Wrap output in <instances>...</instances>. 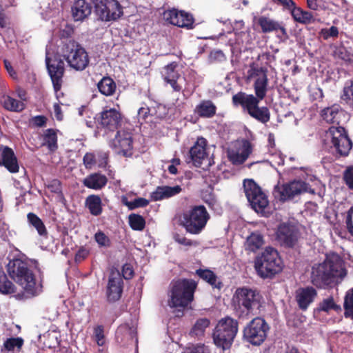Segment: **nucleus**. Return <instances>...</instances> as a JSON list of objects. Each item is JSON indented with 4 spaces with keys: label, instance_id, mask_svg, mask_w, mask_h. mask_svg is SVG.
<instances>
[{
    "label": "nucleus",
    "instance_id": "1",
    "mask_svg": "<svg viewBox=\"0 0 353 353\" xmlns=\"http://www.w3.org/2000/svg\"><path fill=\"white\" fill-rule=\"evenodd\" d=\"M347 275L345 262L335 252L325 254L321 263H314L311 268L310 282L317 288H332L340 283Z\"/></svg>",
    "mask_w": 353,
    "mask_h": 353
},
{
    "label": "nucleus",
    "instance_id": "2",
    "mask_svg": "<svg viewBox=\"0 0 353 353\" xmlns=\"http://www.w3.org/2000/svg\"><path fill=\"white\" fill-rule=\"evenodd\" d=\"M6 270L10 278L23 289V292L15 296L17 299L23 300L37 295L35 276L26 261L18 258L10 260Z\"/></svg>",
    "mask_w": 353,
    "mask_h": 353
},
{
    "label": "nucleus",
    "instance_id": "3",
    "mask_svg": "<svg viewBox=\"0 0 353 353\" xmlns=\"http://www.w3.org/2000/svg\"><path fill=\"white\" fill-rule=\"evenodd\" d=\"M235 314L239 319H248L260 306V296L255 290L243 287L236 290L232 299Z\"/></svg>",
    "mask_w": 353,
    "mask_h": 353
},
{
    "label": "nucleus",
    "instance_id": "4",
    "mask_svg": "<svg viewBox=\"0 0 353 353\" xmlns=\"http://www.w3.org/2000/svg\"><path fill=\"white\" fill-rule=\"evenodd\" d=\"M234 107L241 108L242 111L256 121L266 123L270 119V112L268 107H260L256 98L242 91L234 94L232 98Z\"/></svg>",
    "mask_w": 353,
    "mask_h": 353
},
{
    "label": "nucleus",
    "instance_id": "5",
    "mask_svg": "<svg viewBox=\"0 0 353 353\" xmlns=\"http://www.w3.org/2000/svg\"><path fill=\"white\" fill-rule=\"evenodd\" d=\"M197 283L192 279H180L172 283L168 305L170 307H185L194 299Z\"/></svg>",
    "mask_w": 353,
    "mask_h": 353
},
{
    "label": "nucleus",
    "instance_id": "6",
    "mask_svg": "<svg viewBox=\"0 0 353 353\" xmlns=\"http://www.w3.org/2000/svg\"><path fill=\"white\" fill-rule=\"evenodd\" d=\"M282 261L279 252L268 247L256 257L254 268L257 274L263 279L272 278L282 270Z\"/></svg>",
    "mask_w": 353,
    "mask_h": 353
},
{
    "label": "nucleus",
    "instance_id": "7",
    "mask_svg": "<svg viewBox=\"0 0 353 353\" xmlns=\"http://www.w3.org/2000/svg\"><path fill=\"white\" fill-rule=\"evenodd\" d=\"M210 217L204 205H194L182 213L180 216V225L187 232L199 234L205 228Z\"/></svg>",
    "mask_w": 353,
    "mask_h": 353
},
{
    "label": "nucleus",
    "instance_id": "8",
    "mask_svg": "<svg viewBox=\"0 0 353 353\" xmlns=\"http://www.w3.org/2000/svg\"><path fill=\"white\" fill-rule=\"evenodd\" d=\"M323 142L332 153L339 157L347 156L352 147V141L342 126L330 127L325 132Z\"/></svg>",
    "mask_w": 353,
    "mask_h": 353
},
{
    "label": "nucleus",
    "instance_id": "9",
    "mask_svg": "<svg viewBox=\"0 0 353 353\" xmlns=\"http://www.w3.org/2000/svg\"><path fill=\"white\" fill-rule=\"evenodd\" d=\"M238 328L237 320L229 316L221 319L212 334L214 344L223 350L230 349L238 332Z\"/></svg>",
    "mask_w": 353,
    "mask_h": 353
},
{
    "label": "nucleus",
    "instance_id": "10",
    "mask_svg": "<svg viewBox=\"0 0 353 353\" xmlns=\"http://www.w3.org/2000/svg\"><path fill=\"white\" fill-rule=\"evenodd\" d=\"M63 56L70 67L76 70H83L89 63L85 50L74 41H68L62 48Z\"/></svg>",
    "mask_w": 353,
    "mask_h": 353
},
{
    "label": "nucleus",
    "instance_id": "11",
    "mask_svg": "<svg viewBox=\"0 0 353 353\" xmlns=\"http://www.w3.org/2000/svg\"><path fill=\"white\" fill-rule=\"evenodd\" d=\"M304 192L315 194L314 190L311 189L307 183L301 180H294L281 185H276L274 188L273 194L280 201L285 202Z\"/></svg>",
    "mask_w": 353,
    "mask_h": 353
},
{
    "label": "nucleus",
    "instance_id": "12",
    "mask_svg": "<svg viewBox=\"0 0 353 353\" xmlns=\"http://www.w3.org/2000/svg\"><path fill=\"white\" fill-rule=\"evenodd\" d=\"M270 326L261 317H255L243 329V338L253 345H261L267 338Z\"/></svg>",
    "mask_w": 353,
    "mask_h": 353
},
{
    "label": "nucleus",
    "instance_id": "13",
    "mask_svg": "<svg viewBox=\"0 0 353 353\" xmlns=\"http://www.w3.org/2000/svg\"><path fill=\"white\" fill-rule=\"evenodd\" d=\"M243 188L252 208L257 213L264 212L265 209L268 206L269 201L259 185L253 179H245Z\"/></svg>",
    "mask_w": 353,
    "mask_h": 353
},
{
    "label": "nucleus",
    "instance_id": "14",
    "mask_svg": "<svg viewBox=\"0 0 353 353\" xmlns=\"http://www.w3.org/2000/svg\"><path fill=\"white\" fill-rule=\"evenodd\" d=\"M299 236L297 227L288 223H281L276 232V240L285 248H294L298 242Z\"/></svg>",
    "mask_w": 353,
    "mask_h": 353
},
{
    "label": "nucleus",
    "instance_id": "15",
    "mask_svg": "<svg viewBox=\"0 0 353 353\" xmlns=\"http://www.w3.org/2000/svg\"><path fill=\"white\" fill-rule=\"evenodd\" d=\"M123 288L124 283L120 273L119 272H111L105 287L106 301L110 304L119 301L122 296Z\"/></svg>",
    "mask_w": 353,
    "mask_h": 353
},
{
    "label": "nucleus",
    "instance_id": "16",
    "mask_svg": "<svg viewBox=\"0 0 353 353\" xmlns=\"http://www.w3.org/2000/svg\"><path fill=\"white\" fill-rule=\"evenodd\" d=\"M96 14L102 21H112L123 14L122 8L117 0H101L95 5Z\"/></svg>",
    "mask_w": 353,
    "mask_h": 353
},
{
    "label": "nucleus",
    "instance_id": "17",
    "mask_svg": "<svg viewBox=\"0 0 353 353\" xmlns=\"http://www.w3.org/2000/svg\"><path fill=\"white\" fill-rule=\"evenodd\" d=\"M96 119L105 132H114L122 123L121 114L114 108L103 110L97 115Z\"/></svg>",
    "mask_w": 353,
    "mask_h": 353
},
{
    "label": "nucleus",
    "instance_id": "18",
    "mask_svg": "<svg viewBox=\"0 0 353 353\" xmlns=\"http://www.w3.org/2000/svg\"><path fill=\"white\" fill-rule=\"evenodd\" d=\"M46 65L54 88H60L62 85L64 73V62L58 56L50 58L47 54Z\"/></svg>",
    "mask_w": 353,
    "mask_h": 353
},
{
    "label": "nucleus",
    "instance_id": "19",
    "mask_svg": "<svg viewBox=\"0 0 353 353\" xmlns=\"http://www.w3.org/2000/svg\"><path fill=\"white\" fill-rule=\"evenodd\" d=\"M133 140L131 133L124 130H118L113 140V145L117 154L125 157H131L133 154Z\"/></svg>",
    "mask_w": 353,
    "mask_h": 353
},
{
    "label": "nucleus",
    "instance_id": "20",
    "mask_svg": "<svg viewBox=\"0 0 353 353\" xmlns=\"http://www.w3.org/2000/svg\"><path fill=\"white\" fill-rule=\"evenodd\" d=\"M163 17L171 24L181 28H191L194 22L192 15L176 9L165 11Z\"/></svg>",
    "mask_w": 353,
    "mask_h": 353
},
{
    "label": "nucleus",
    "instance_id": "21",
    "mask_svg": "<svg viewBox=\"0 0 353 353\" xmlns=\"http://www.w3.org/2000/svg\"><path fill=\"white\" fill-rule=\"evenodd\" d=\"M208 141L203 137L197 138L194 145L190 149V157L194 166L200 168L203 161L208 157Z\"/></svg>",
    "mask_w": 353,
    "mask_h": 353
},
{
    "label": "nucleus",
    "instance_id": "22",
    "mask_svg": "<svg viewBox=\"0 0 353 353\" xmlns=\"http://www.w3.org/2000/svg\"><path fill=\"white\" fill-rule=\"evenodd\" d=\"M321 116L326 123L339 125L344 123L348 115L339 105H332L321 110Z\"/></svg>",
    "mask_w": 353,
    "mask_h": 353
},
{
    "label": "nucleus",
    "instance_id": "23",
    "mask_svg": "<svg viewBox=\"0 0 353 353\" xmlns=\"http://www.w3.org/2000/svg\"><path fill=\"white\" fill-rule=\"evenodd\" d=\"M0 165L4 166L11 173L19 172L17 159L13 150L8 146L0 145Z\"/></svg>",
    "mask_w": 353,
    "mask_h": 353
},
{
    "label": "nucleus",
    "instance_id": "24",
    "mask_svg": "<svg viewBox=\"0 0 353 353\" xmlns=\"http://www.w3.org/2000/svg\"><path fill=\"white\" fill-rule=\"evenodd\" d=\"M316 296L317 292L313 287L300 288L296 292V301L301 310H306Z\"/></svg>",
    "mask_w": 353,
    "mask_h": 353
},
{
    "label": "nucleus",
    "instance_id": "25",
    "mask_svg": "<svg viewBox=\"0 0 353 353\" xmlns=\"http://www.w3.org/2000/svg\"><path fill=\"white\" fill-rule=\"evenodd\" d=\"M249 79H253L254 81V88H265L267 83V76L265 70L260 67L256 63H250V69L248 71Z\"/></svg>",
    "mask_w": 353,
    "mask_h": 353
},
{
    "label": "nucleus",
    "instance_id": "26",
    "mask_svg": "<svg viewBox=\"0 0 353 353\" xmlns=\"http://www.w3.org/2000/svg\"><path fill=\"white\" fill-rule=\"evenodd\" d=\"M92 12L90 3L85 0H77L72 7V14L74 21H83Z\"/></svg>",
    "mask_w": 353,
    "mask_h": 353
},
{
    "label": "nucleus",
    "instance_id": "27",
    "mask_svg": "<svg viewBox=\"0 0 353 353\" xmlns=\"http://www.w3.org/2000/svg\"><path fill=\"white\" fill-rule=\"evenodd\" d=\"M108 183V178L105 175L99 172H94L88 175L83 180V184L85 187L95 190H99L103 188Z\"/></svg>",
    "mask_w": 353,
    "mask_h": 353
},
{
    "label": "nucleus",
    "instance_id": "28",
    "mask_svg": "<svg viewBox=\"0 0 353 353\" xmlns=\"http://www.w3.org/2000/svg\"><path fill=\"white\" fill-rule=\"evenodd\" d=\"M182 189L180 185H175L170 187L168 185L158 186L155 191H154L151 197L153 201H161L164 199H168L174 196L181 192Z\"/></svg>",
    "mask_w": 353,
    "mask_h": 353
},
{
    "label": "nucleus",
    "instance_id": "29",
    "mask_svg": "<svg viewBox=\"0 0 353 353\" xmlns=\"http://www.w3.org/2000/svg\"><path fill=\"white\" fill-rule=\"evenodd\" d=\"M177 67L178 65L173 62L165 66L162 71L164 81L167 83L166 85H170L172 88L180 87L177 84V80L179 78V74L176 70Z\"/></svg>",
    "mask_w": 353,
    "mask_h": 353
},
{
    "label": "nucleus",
    "instance_id": "30",
    "mask_svg": "<svg viewBox=\"0 0 353 353\" xmlns=\"http://www.w3.org/2000/svg\"><path fill=\"white\" fill-rule=\"evenodd\" d=\"M85 206L90 213L95 216H99L103 212L102 200L98 194H90L85 200Z\"/></svg>",
    "mask_w": 353,
    "mask_h": 353
},
{
    "label": "nucleus",
    "instance_id": "31",
    "mask_svg": "<svg viewBox=\"0 0 353 353\" xmlns=\"http://www.w3.org/2000/svg\"><path fill=\"white\" fill-rule=\"evenodd\" d=\"M196 274L212 285L214 288L220 290L223 286V283L218 280L214 272L209 269H198L196 270Z\"/></svg>",
    "mask_w": 353,
    "mask_h": 353
},
{
    "label": "nucleus",
    "instance_id": "32",
    "mask_svg": "<svg viewBox=\"0 0 353 353\" xmlns=\"http://www.w3.org/2000/svg\"><path fill=\"white\" fill-rule=\"evenodd\" d=\"M2 106L7 110L20 112L26 108L25 103L9 95H3L1 99Z\"/></svg>",
    "mask_w": 353,
    "mask_h": 353
},
{
    "label": "nucleus",
    "instance_id": "33",
    "mask_svg": "<svg viewBox=\"0 0 353 353\" xmlns=\"http://www.w3.org/2000/svg\"><path fill=\"white\" fill-rule=\"evenodd\" d=\"M216 107L210 100L202 101L196 107V112L197 114L203 118H211L216 114Z\"/></svg>",
    "mask_w": 353,
    "mask_h": 353
},
{
    "label": "nucleus",
    "instance_id": "34",
    "mask_svg": "<svg viewBox=\"0 0 353 353\" xmlns=\"http://www.w3.org/2000/svg\"><path fill=\"white\" fill-rule=\"evenodd\" d=\"M258 23L263 32H270L280 30L283 35L286 34L285 29L281 26L277 21L266 17L263 16L259 17L258 19Z\"/></svg>",
    "mask_w": 353,
    "mask_h": 353
},
{
    "label": "nucleus",
    "instance_id": "35",
    "mask_svg": "<svg viewBox=\"0 0 353 353\" xmlns=\"http://www.w3.org/2000/svg\"><path fill=\"white\" fill-rule=\"evenodd\" d=\"M28 223L37 230L39 236L47 238L48 230L43 221L34 213L29 212L27 214Z\"/></svg>",
    "mask_w": 353,
    "mask_h": 353
},
{
    "label": "nucleus",
    "instance_id": "36",
    "mask_svg": "<svg viewBox=\"0 0 353 353\" xmlns=\"http://www.w3.org/2000/svg\"><path fill=\"white\" fill-rule=\"evenodd\" d=\"M263 236L259 232H252L246 239L245 248L246 250L255 252L263 245Z\"/></svg>",
    "mask_w": 353,
    "mask_h": 353
},
{
    "label": "nucleus",
    "instance_id": "37",
    "mask_svg": "<svg viewBox=\"0 0 353 353\" xmlns=\"http://www.w3.org/2000/svg\"><path fill=\"white\" fill-rule=\"evenodd\" d=\"M16 287L10 281L3 268H0V292L3 294H11L14 293Z\"/></svg>",
    "mask_w": 353,
    "mask_h": 353
},
{
    "label": "nucleus",
    "instance_id": "38",
    "mask_svg": "<svg viewBox=\"0 0 353 353\" xmlns=\"http://www.w3.org/2000/svg\"><path fill=\"white\" fill-rule=\"evenodd\" d=\"M44 145H47L50 151H55L58 148L57 134L54 129H47L43 137Z\"/></svg>",
    "mask_w": 353,
    "mask_h": 353
},
{
    "label": "nucleus",
    "instance_id": "39",
    "mask_svg": "<svg viewBox=\"0 0 353 353\" xmlns=\"http://www.w3.org/2000/svg\"><path fill=\"white\" fill-rule=\"evenodd\" d=\"M23 343L24 341L21 337L8 338L4 341L1 347V351L5 350L8 352H13L15 349L19 351L23 345Z\"/></svg>",
    "mask_w": 353,
    "mask_h": 353
},
{
    "label": "nucleus",
    "instance_id": "40",
    "mask_svg": "<svg viewBox=\"0 0 353 353\" xmlns=\"http://www.w3.org/2000/svg\"><path fill=\"white\" fill-rule=\"evenodd\" d=\"M128 223L133 230L142 231L145 227V220L140 214H130L128 216Z\"/></svg>",
    "mask_w": 353,
    "mask_h": 353
},
{
    "label": "nucleus",
    "instance_id": "41",
    "mask_svg": "<svg viewBox=\"0 0 353 353\" xmlns=\"http://www.w3.org/2000/svg\"><path fill=\"white\" fill-rule=\"evenodd\" d=\"M343 306L345 309V316L346 318L350 317L353 319V288L347 291L345 296Z\"/></svg>",
    "mask_w": 353,
    "mask_h": 353
},
{
    "label": "nucleus",
    "instance_id": "42",
    "mask_svg": "<svg viewBox=\"0 0 353 353\" xmlns=\"http://www.w3.org/2000/svg\"><path fill=\"white\" fill-rule=\"evenodd\" d=\"M330 310H333L336 312L341 310V306L334 303V299L332 296L323 299L318 307V310L319 311L328 312Z\"/></svg>",
    "mask_w": 353,
    "mask_h": 353
},
{
    "label": "nucleus",
    "instance_id": "43",
    "mask_svg": "<svg viewBox=\"0 0 353 353\" xmlns=\"http://www.w3.org/2000/svg\"><path fill=\"white\" fill-rule=\"evenodd\" d=\"M292 14L294 20L303 23L310 22L312 18V14L310 12L303 11L300 8L293 9L292 11Z\"/></svg>",
    "mask_w": 353,
    "mask_h": 353
},
{
    "label": "nucleus",
    "instance_id": "44",
    "mask_svg": "<svg viewBox=\"0 0 353 353\" xmlns=\"http://www.w3.org/2000/svg\"><path fill=\"white\" fill-rule=\"evenodd\" d=\"M210 325V321L206 318L198 319L191 330V334L195 336L203 334L205 330Z\"/></svg>",
    "mask_w": 353,
    "mask_h": 353
},
{
    "label": "nucleus",
    "instance_id": "45",
    "mask_svg": "<svg viewBox=\"0 0 353 353\" xmlns=\"http://www.w3.org/2000/svg\"><path fill=\"white\" fill-rule=\"evenodd\" d=\"M149 204V201L145 198L139 197L134 199L132 201H125V205L128 207L130 210H134L138 208H143Z\"/></svg>",
    "mask_w": 353,
    "mask_h": 353
},
{
    "label": "nucleus",
    "instance_id": "46",
    "mask_svg": "<svg viewBox=\"0 0 353 353\" xmlns=\"http://www.w3.org/2000/svg\"><path fill=\"white\" fill-rule=\"evenodd\" d=\"M97 165L99 168H104L108 165L109 154L103 150H96Z\"/></svg>",
    "mask_w": 353,
    "mask_h": 353
},
{
    "label": "nucleus",
    "instance_id": "47",
    "mask_svg": "<svg viewBox=\"0 0 353 353\" xmlns=\"http://www.w3.org/2000/svg\"><path fill=\"white\" fill-rule=\"evenodd\" d=\"M47 188L52 193L57 194L59 197L63 198L62 185L59 180L53 179L47 185Z\"/></svg>",
    "mask_w": 353,
    "mask_h": 353
},
{
    "label": "nucleus",
    "instance_id": "48",
    "mask_svg": "<svg viewBox=\"0 0 353 353\" xmlns=\"http://www.w3.org/2000/svg\"><path fill=\"white\" fill-rule=\"evenodd\" d=\"M184 353H210V350L204 344L197 343L187 347Z\"/></svg>",
    "mask_w": 353,
    "mask_h": 353
},
{
    "label": "nucleus",
    "instance_id": "49",
    "mask_svg": "<svg viewBox=\"0 0 353 353\" xmlns=\"http://www.w3.org/2000/svg\"><path fill=\"white\" fill-rule=\"evenodd\" d=\"M253 147L252 143L248 140H243L242 145L240 148L241 158L242 160H247L250 154L252 152Z\"/></svg>",
    "mask_w": 353,
    "mask_h": 353
},
{
    "label": "nucleus",
    "instance_id": "50",
    "mask_svg": "<svg viewBox=\"0 0 353 353\" xmlns=\"http://www.w3.org/2000/svg\"><path fill=\"white\" fill-rule=\"evenodd\" d=\"M97 158L95 151L92 152H86L83 158V163L86 169H92L97 165Z\"/></svg>",
    "mask_w": 353,
    "mask_h": 353
},
{
    "label": "nucleus",
    "instance_id": "51",
    "mask_svg": "<svg viewBox=\"0 0 353 353\" xmlns=\"http://www.w3.org/2000/svg\"><path fill=\"white\" fill-rule=\"evenodd\" d=\"M95 341L98 345L102 346L105 343L104 328L103 325H97L94 329Z\"/></svg>",
    "mask_w": 353,
    "mask_h": 353
},
{
    "label": "nucleus",
    "instance_id": "52",
    "mask_svg": "<svg viewBox=\"0 0 353 353\" xmlns=\"http://www.w3.org/2000/svg\"><path fill=\"white\" fill-rule=\"evenodd\" d=\"M174 241L179 244L185 245V246H196L198 245V243L195 241H192L186 238L184 236H181L179 234H176L174 236Z\"/></svg>",
    "mask_w": 353,
    "mask_h": 353
},
{
    "label": "nucleus",
    "instance_id": "53",
    "mask_svg": "<svg viewBox=\"0 0 353 353\" xmlns=\"http://www.w3.org/2000/svg\"><path fill=\"white\" fill-rule=\"evenodd\" d=\"M94 239L100 246L109 247L110 245V239L102 232H97Z\"/></svg>",
    "mask_w": 353,
    "mask_h": 353
},
{
    "label": "nucleus",
    "instance_id": "54",
    "mask_svg": "<svg viewBox=\"0 0 353 353\" xmlns=\"http://www.w3.org/2000/svg\"><path fill=\"white\" fill-rule=\"evenodd\" d=\"M97 88H115L116 84L110 77H103L97 84Z\"/></svg>",
    "mask_w": 353,
    "mask_h": 353
},
{
    "label": "nucleus",
    "instance_id": "55",
    "mask_svg": "<svg viewBox=\"0 0 353 353\" xmlns=\"http://www.w3.org/2000/svg\"><path fill=\"white\" fill-rule=\"evenodd\" d=\"M339 34L338 28L332 26L330 28H324L321 31V35L324 39H328L330 37H336Z\"/></svg>",
    "mask_w": 353,
    "mask_h": 353
},
{
    "label": "nucleus",
    "instance_id": "56",
    "mask_svg": "<svg viewBox=\"0 0 353 353\" xmlns=\"http://www.w3.org/2000/svg\"><path fill=\"white\" fill-rule=\"evenodd\" d=\"M343 179L350 190H353V165L349 166L345 171Z\"/></svg>",
    "mask_w": 353,
    "mask_h": 353
},
{
    "label": "nucleus",
    "instance_id": "57",
    "mask_svg": "<svg viewBox=\"0 0 353 353\" xmlns=\"http://www.w3.org/2000/svg\"><path fill=\"white\" fill-rule=\"evenodd\" d=\"M90 252L87 248L81 247L75 254L74 261L76 263L82 262L88 256Z\"/></svg>",
    "mask_w": 353,
    "mask_h": 353
},
{
    "label": "nucleus",
    "instance_id": "58",
    "mask_svg": "<svg viewBox=\"0 0 353 353\" xmlns=\"http://www.w3.org/2000/svg\"><path fill=\"white\" fill-rule=\"evenodd\" d=\"M134 276V270L131 265L125 264L122 268V278L126 280L131 279Z\"/></svg>",
    "mask_w": 353,
    "mask_h": 353
},
{
    "label": "nucleus",
    "instance_id": "59",
    "mask_svg": "<svg viewBox=\"0 0 353 353\" xmlns=\"http://www.w3.org/2000/svg\"><path fill=\"white\" fill-rule=\"evenodd\" d=\"M49 6L48 10H46V15H49L50 17L55 15L59 11V2L55 0H52L50 3H49Z\"/></svg>",
    "mask_w": 353,
    "mask_h": 353
},
{
    "label": "nucleus",
    "instance_id": "60",
    "mask_svg": "<svg viewBox=\"0 0 353 353\" xmlns=\"http://www.w3.org/2000/svg\"><path fill=\"white\" fill-rule=\"evenodd\" d=\"M353 214V206L350 207L347 213L346 225L350 234L353 236V223L352 221V216Z\"/></svg>",
    "mask_w": 353,
    "mask_h": 353
},
{
    "label": "nucleus",
    "instance_id": "61",
    "mask_svg": "<svg viewBox=\"0 0 353 353\" xmlns=\"http://www.w3.org/2000/svg\"><path fill=\"white\" fill-rule=\"evenodd\" d=\"M150 114V109L148 108L141 107L138 110L139 119L145 121Z\"/></svg>",
    "mask_w": 353,
    "mask_h": 353
},
{
    "label": "nucleus",
    "instance_id": "62",
    "mask_svg": "<svg viewBox=\"0 0 353 353\" xmlns=\"http://www.w3.org/2000/svg\"><path fill=\"white\" fill-rule=\"evenodd\" d=\"M34 123L38 127H42L46 123L47 119L45 116L38 115L33 118Z\"/></svg>",
    "mask_w": 353,
    "mask_h": 353
},
{
    "label": "nucleus",
    "instance_id": "63",
    "mask_svg": "<svg viewBox=\"0 0 353 353\" xmlns=\"http://www.w3.org/2000/svg\"><path fill=\"white\" fill-rule=\"evenodd\" d=\"M230 160L234 164L241 165L246 160H242L241 158V153L236 152L230 156Z\"/></svg>",
    "mask_w": 353,
    "mask_h": 353
},
{
    "label": "nucleus",
    "instance_id": "64",
    "mask_svg": "<svg viewBox=\"0 0 353 353\" xmlns=\"http://www.w3.org/2000/svg\"><path fill=\"white\" fill-rule=\"evenodd\" d=\"M134 330V329L133 327H130L128 323H124L118 327L117 333L129 332L130 334H131Z\"/></svg>",
    "mask_w": 353,
    "mask_h": 353
}]
</instances>
